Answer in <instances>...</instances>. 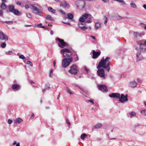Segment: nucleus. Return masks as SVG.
Returning a JSON list of instances; mask_svg holds the SVG:
<instances>
[{"instance_id":"nucleus-1","label":"nucleus","mask_w":146,"mask_h":146,"mask_svg":"<svg viewBox=\"0 0 146 146\" xmlns=\"http://www.w3.org/2000/svg\"><path fill=\"white\" fill-rule=\"evenodd\" d=\"M110 57H107L104 59L103 57L100 62L98 66L97 67V68H99V67H102L104 69H106L108 72H109L110 69Z\"/></svg>"},{"instance_id":"nucleus-2","label":"nucleus","mask_w":146,"mask_h":146,"mask_svg":"<svg viewBox=\"0 0 146 146\" xmlns=\"http://www.w3.org/2000/svg\"><path fill=\"white\" fill-rule=\"evenodd\" d=\"M93 18L91 15L86 13L82 15L79 18V20L81 21H85L86 23H90L92 22Z\"/></svg>"},{"instance_id":"nucleus-3","label":"nucleus","mask_w":146,"mask_h":146,"mask_svg":"<svg viewBox=\"0 0 146 146\" xmlns=\"http://www.w3.org/2000/svg\"><path fill=\"white\" fill-rule=\"evenodd\" d=\"M137 44L139 45L140 50L145 52L146 51V40H138L137 42Z\"/></svg>"},{"instance_id":"nucleus-4","label":"nucleus","mask_w":146,"mask_h":146,"mask_svg":"<svg viewBox=\"0 0 146 146\" xmlns=\"http://www.w3.org/2000/svg\"><path fill=\"white\" fill-rule=\"evenodd\" d=\"M32 9L33 11L36 14L41 15V13L42 12L41 7L38 5L36 4L31 5Z\"/></svg>"},{"instance_id":"nucleus-5","label":"nucleus","mask_w":146,"mask_h":146,"mask_svg":"<svg viewBox=\"0 0 146 146\" xmlns=\"http://www.w3.org/2000/svg\"><path fill=\"white\" fill-rule=\"evenodd\" d=\"M60 53L63 54L64 58H68L70 57V56L72 55V52L68 48H65L62 49Z\"/></svg>"},{"instance_id":"nucleus-6","label":"nucleus","mask_w":146,"mask_h":146,"mask_svg":"<svg viewBox=\"0 0 146 146\" xmlns=\"http://www.w3.org/2000/svg\"><path fill=\"white\" fill-rule=\"evenodd\" d=\"M72 60L73 58L72 57L63 58L62 60V66L64 68L67 67L70 65Z\"/></svg>"},{"instance_id":"nucleus-7","label":"nucleus","mask_w":146,"mask_h":146,"mask_svg":"<svg viewBox=\"0 0 146 146\" xmlns=\"http://www.w3.org/2000/svg\"><path fill=\"white\" fill-rule=\"evenodd\" d=\"M78 71L79 70L77 66L74 64L70 67V69L69 70L68 72L72 74L76 75L78 72Z\"/></svg>"},{"instance_id":"nucleus-8","label":"nucleus","mask_w":146,"mask_h":146,"mask_svg":"<svg viewBox=\"0 0 146 146\" xmlns=\"http://www.w3.org/2000/svg\"><path fill=\"white\" fill-rule=\"evenodd\" d=\"M75 4L77 7L84 8L85 5V0H76Z\"/></svg>"},{"instance_id":"nucleus-9","label":"nucleus","mask_w":146,"mask_h":146,"mask_svg":"<svg viewBox=\"0 0 146 146\" xmlns=\"http://www.w3.org/2000/svg\"><path fill=\"white\" fill-rule=\"evenodd\" d=\"M56 40H58L59 42L58 43V46L59 47L63 48L64 47L66 46L67 45V44L65 43L63 40L59 38H57Z\"/></svg>"},{"instance_id":"nucleus-10","label":"nucleus","mask_w":146,"mask_h":146,"mask_svg":"<svg viewBox=\"0 0 146 146\" xmlns=\"http://www.w3.org/2000/svg\"><path fill=\"white\" fill-rule=\"evenodd\" d=\"M97 72L99 76L103 79L105 78V74L104 70L103 69H98L97 71Z\"/></svg>"},{"instance_id":"nucleus-11","label":"nucleus","mask_w":146,"mask_h":146,"mask_svg":"<svg viewBox=\"0 0 146 146\" xmlns=\"http://www.w3.org/2000/svg\"><path fill=\"white\" fill-rule=\"evenodd\" d=\"M98 89L103 92H106L108 91L107 87L105 85L101 84L98 86Z\"/></svg>"},{"instance_id":"nucleus-12","label":"nucleus","mask_w":146,"mask_h":146,"mask_svg":"<svg viewBox=\"0 0 146 146\" xmlns=\"http://www.w3.org/2000/svg\"><path fill=\"white\" fill-rule=\"evenodd\" d=\"M0 40L5 41L8 40V36L5 34L2 31H0Z\"/></svg>"},{"instance_id":"nucleus-13","label":"nucleus","mask_w":146,"mask_h":146,"mask_svg":"<svg viewBox=\"0 0 146 146\" xmlns=\"http://www.w3.org/2000/svg\"><path fill=\"white\" fill-rule=\"evenodd\" d=\"M127 95H126L125 96L123 94H121V95L120 97L119 98V100L122 103H124L125 102L128 100L127 98Z\"/></svg>"},{"instance_id":"nucleus-14","label":"nucleus","mask_w":146,"mask_h":146,"mask_svg":"<svg viewBox=\"0 0 146 146\" xmlns=\"http://www.w3.org/2000/svg\"><path fill=\"white\" fill-rule=\"evenodd\" d=\"M111 98H120V94L119 93H112L109 95Z\"/></svg>"},{"instance_id":"nucleus-15","label":"nucleus","mask_w":146,"mask_h":146,"mask_svg":"<svg viewBox=\"0 0 146 146\" xmlns=\"http://www.w3.org/2000/svg\"><path fill=\"white\" fill-rule=\"evenodd\" d=\"M137 60V61H138L140 60H142L143 59V57L141 55L140 52H138V53L136 54Z\"/></svg>"},{"instance_id":"nucleus-16","label":"nucleus","mask_w":146,"mask_h":146,"mask_svg":"<svg viewBox=\"0 0 146 146\" xmlns=\"http://www.w3.org/2000/svg\"><path fill=\"white\" fill-rule=\"evenodd\" d=\"M100 52H95L94 50H93V58H96L100 54Z\"/></svg>"},{"instance_id":"nucleus-17","label":"nucleus","mask_w":146,"mask_h":146,"mask_svg":"<svg viewBox=\"0 0 146 146\" xmlns=\"http://www.w3.org/2000/svg\"><path fill=\"white\" fill-rule=\"evenodd\" d=\"M61 5H62L66 9H68L70 7V6L69 4L65 1L62 2L61 3Z\"/></svg>"},{"instance_id":"nucleus-18","label":"nucleus","mask_w":146,"mask_h":146,"mask_svg":"<svg viewBox=\"0 0 146 146\" xmlns=\"http://www.w3.org/2000/svg\"><path fill=\"white\" fill-rule=\"evenodd\" d=\"M137 84L136 82L133 81L129 83V86L131 87L135 88Z\"/></svg>"},{"instance_id":"nucleus-19","label":"nucleus","mask_w":146,"mask_h":146,"mask_svg":"<svg viewBox=\"0 0 146 146\" xmlns=\"http://www.w3.org/2000/svg\"><path fill=\"white\" fill-rule=\"evenodd\" d=\"M72 56L74 58L75 62L77 61L78 60V57L75 52H74V53H72Z\"/></svg>"},{"instance_id":"nucleus-20","label":"nucleus","mask_w":146,"mask_h":146,"mask_svg":"<svg viewBox=\"0 0 146 146\" xmlns=\"http://www.w3.org/2000/svg\"><path fill=\"white\" fill-rule=\"evenodd\" d=\"M46 19L49 20L51 21H54V19L51 16L49 15H46L45 17Z\"/></svg>"},{"instance_id":"nucleus-21","label":"nucleus","mask_w":146,"mask_h":146,"mask_svg":"<svg viewBox=\"0 0 146 146\" xmlns=\"http://www.w3.org/2000/svg\"><path fill=\"white\" fill-rule=\"evenodd\" d=\"M74 16L71 13H69L68 14L67 17H64V19H72L73 18Z\"/></svg>"},{"instance_id":"nucleus-22","label":"nucleus","mask_w":146,"mask_h":146,"mask_svg":"<svg viewBox=\"0 0 146 146\" xmlns=\"http://www.w3.org/2000/svg\"><path fill=\"white\" fill-rule=\"evenodd\" d=\"M79 21L78 23V25L80 27L81 26L83 25H86V23L85 21Z\"/></svg>"},{"instance_id":"nucleus-23","label":"nucleus","mask_w":146,"mask_h":146,"mask_svg":"<svg viewBox=\"0 0 146 146\" xmlns=\"http://www.w3.org/2000/svg\"><path fill=\"white\" fill-rule=\"evenodd\" d=\"M101 25V23H95V29L96 30H97L100 27Z\"/></svg>"},{"instance_id":"nucleus-24","label":"nucleus","mask_w":146,"mask_h":146,"mask_svg":"<svg viewBox=\"0 0 146 146\" xmlns=\"http://www.w3.org/2000/svg\"><path fill=\"white\" fill-rule=\"evenodd\" d=\"M19 85L17 84H14L12 86V88L13 90H17L19 89Z\"/></svg>"},{"instance_id":"nucleus-25","label":"nucleus","mask_w":146,"mask_h":146,"mask_svg":"<svg viewBox=\"0 0 146 146\" xmlns=\"http://www.w3.org/2000/svg\"><path fill=\"white\" fill-rule=\"evenodd\" d=\"M9 9L10 12H12L15 9L14 6L12 5L9 6Z\"/></svg>"},{"instance_id":"nucleus-26","label":"nucleus","mask_w":146,"mask_h":146,"mask_svg":"<svg viewBox=\"0 0 146 146\" xmlns=\"http://www.w3.org/2000/svg\"><path fill=\"white\" fill-rule=\"evenodd\" d=\"M12 13H13L15 15H21V13L17 9H15Z\"/></svg>"},{"instance_id":"nucleus-27","label":"nucleus","mask_w":146,"mask_h":146,"mask_svg":"<svg viewBox=\"0 0 146 146\" xmlns=\"http://www.w3.org/2000/svg\"><path fill=\"white\" fill-rule=\"evenodd\" d=\"M48 10L50 12L53 13H54L56 12V10L55 9H53L51 7H48Z\"/></svg>"},{"instance_id":"nucleus-28","label":"nucleus","mask_w":146,"mask_h":146,"mask_svg":"<svg viewBox=\"0 0 146 146\" xmlns=\"http://www.w3.org/2000/svg\"><path fill=\"white\" fill-rule=\"evenodd\" d=\"M140 113L142 115L146 116V110H144L141 111Z\"/></svg>"},{"instance_id":"nucleus-29","label":"nucleus","mask_w":146,"mask_h":146,"mask_svg":"<svg viewBox=\"0 0 146 146\" xmlns=\"http://www.w3.org/2000/svg\"><path fill=\"white\" fill-rule=\"evenodd\" d=\"M102 126V124L101 123H99L97 124L94 127L96 129H98L100 128Z\"/></svg>"},{"instance_id":"nucleus-30","label":"nucleus","mask_w":146,"mask_h":146,"mask_svg":"<svg viewBox=\"0 0 146 146\" xmlns=\"http://www.w3.org/2000/svg\"><path fill=\"white\" fill-rule=\"evenodd\" d=\"M130 5L132 7L135 8H136V6L135 4L132 2H131L130 3Z\"/></svg>"},{"instance_id":"nucleus-31","label":"nucleus","mask_w":146,"mask_h":146,"mask_svg":"<svg viewBox=\"0 0 146 146\" xmlns=\"http://www.w3.org/2000/svg\"><path fill=\"white\" fill-rule=\"evenodd\" d=\"M1 8L2 9L4 10L6 8V5L4 4H2L1 6Z\"/></svg>"},{"instance_id":"nucleus-32","label":"nucleus","mask_w":146,"mask_h":146,"mask_svg":"<svg viewBox=\"0 0 146 146\" xmlns=\"http://www.w3.org/2000/svg\"><path fill=\"white\" fill-rule=\"evenodd\" d=\"M114 1H116L118 2L122 3L123 5H126V3L123 0H114Z\"/></svg>"},{"instance_id":"nucleus-33","label":"nucleus","mask_w":146,"mask_h":146,"mask_svg":"<svg viewBox=\"0 0 146 146\" xmlns=\"http://www.w3.org/2000/svg\"><path fill=\"white\" fill-rule=\"evenodd\" d=\"M87 136L85 133H83L81 135L80 138L82 139H84L85 137Z\"/></svg>"},{"instance_id":"nucleus-34","label":"nucleus","mask_w":146,"mask_h":146,"mask_svg":"<svg viewBox=\"0 0 146 146\" xmlns=\"http://www.w3.org/2000/svg\"><path fill=\"white\" fill-rule=\"evenodd\" d=\"M1 46L2 48H5L6 45V44L5 42H2L1 44Z\"/></svg>"},{"instance_id":"nucleus-35","label":"nucleus","mask_w":146,"mask_h":146,"mask_svg":"<svg viewBox=\"0 0 146 146\" xmlns=\"http://www.w3.org/2000/svg\"><path fill=\"white\" fill-rule=\"evenodd\" d=\"M133 35L135 37L137 38L138 36V33L137 32H134Z\"/></svg>"},{"instance_id":"nucleus-36","label":"nucleus","mask_w":146,"mask_h":146,"mask_svg":"<svg viewBox=\"0 0 146 146\" xmlns=\"http://www.w3.org/2000/svg\"><path fill=\"white\" fill-rule=\"evenodd\" d=\"M145 35V33L144 32H142L140 33H138V36L140 37H142L143 36Z\"/></svg>"},{"instance_id":"nucleus-37","label":"nucleus","mask_w":146,"mask_h":146,"mask_svg":"<svg viewBox=\"0 0 146 146\" xmlns=\"http://www.w3.org/2000/svg\"><path fill=\"white\" fill-rule=\"evenodd\" d=\"M25 7L26 9H28L29 8L32 9L31 7V5H25Z\"/></svg>"},{"instance_id":"nucleus-38","label":"nucleus","mask_w":146,"mask_h":146,"mask_svg":"<svg viewBox=\"0 0 146 146\" xmlns=\"http://www.w3.org/2000/svg\"><path fill=\"white\" fill-rule=\"evenodd\" d=\"M129 114L131 116H135L136 115V113L134 111H131L130 112Z\"/></svg>"},{"instance_id":"nucleus-39","label":"nucleus","mask_w":146,"mask_h":146,"mask_svg":"<svg viewBox=\"0 0 146 146\" xmlns=\"http://www.w3.org/2000/svg\"><path fill=\"white\" fill-rule=\"evenodd\" d=\"M80 28H81V29H82V30H84L88 29L87 27H86L85 26H81V27Z\"/></svg>"},{"instance_id":"nucleus-40","label":"nucleus","mask_w":146,"mask_h":146,"mask_svg":"<svg viewBox=\"0 0 146 146\" xmlns=\"http://www.w3.org/2000/svg\"><path fill=\"white\" fill-rule=\"evenodd\" d=\"M12 53H13V52L12 51H9L7 52H6L5 54L7 55H11L12 54Z\"/></svg>"},{"instance_id":"nucleus-41","label":"nucleus","mask_w":146,"mask_h":146,"mask_svg":"<svg viewBox=\"0 0 146 146\" xmlns=\"http://www.w3.org/2000/svg\"><path fill=\"white\" fill-rule=\"evenodd\" d=\"M27 17L29 18H32V15L30 13H28L26 14Z\"/></svg>"},{"instance_id":"nucleus-42","label":"nucleus","mask_w":146,"mask_h":146,"mask_svg":"<svg viewBox=\"0 0 146 146\" xmlns=\"http://www.w3.org/2000/svg\"><path fill=\"white\" fill-rule=\"evenodd\" d=\"M27 64H30V66H33V64L30 61H28L27 62Z\"/></svg>"},{"instance_id":"nucleus-43","label":"nucleus","mask_w":146,"mask_h":146,"mask_svg":"<svg viewBox=\"0 0 146 146\" xmlns=\"http://www.w3.org/2000/svg\"><path fill=\"white\" fill-rule=\"evenodd\" d=\"M66 90L67 92L70 94H72L73 93L71 92V91L68 88H66Z\"/></svg>"},{"instance_id":"nucleus-44","label":"nucleus","mask_w":146,"mask_h":146,"mask_svg":"<svg viewBox=\"0 0 146 146\" xmlns=\"http://www.w3.org/2000/svg\"><path fill=\"white\" fill-rule=\"evenodd\" d=\"M5 22L8 24L11 25L13 23V21H5Z\"/></svg>"},{"instance_id":"nucleus-45","label":"nucleus","mask_w":146,"mask_h":146,"mask_svg":"<svg viewBox=\"0 0 146 146\" xmlns=\"http://www.w3.org/2000/svg\"><path fill=\"white\" fill-rule=\"evenodd\" d=\"M17 120L18 123H20L23 121L22 119L21 118H19V117L18 118Z\"/></svg>"},{"instance_id":"nucleus-46","label":"nucleus","mask_w":146,"mask_h":146,"mask_svg":"<svg viewBox=\"0 0 146 146\" xmlns=\"http://www.w3.org/2000/svg\"><path fill=\"white\" fill-rule=\"evenodd\" d=\"M19 58H20L22 59H24L25 58V57L23 55H20L19 56Z\"/></svg>"},{"instance_id":"nucleus-47","label":"nucleus","mask_w":146,"mask_h":146,"mask_svg":"<svg viewBox=\"0 0 146 146\" xmlns=\"http://www.w3.org/2000/svg\"><path fill=\"white\" fill-rule=\"evenodd\" d=\"M47 88V90H48L50 88V85L49 84H46L45 86V87Z\"/></svg>"},{"instance_id":"nucleus-48","label":"nucleus","mask_w":146,"mask_h":146,"mask_svg":"<svg viewBox=\"0 0 146 146\" xmlns=\"http://www.w3.org/2000/svg\"><path fill=\"white\" fill-rule=\"evenodd\" d=\"M104 18H105V20L104 21V23L106 24L107 23L108 21L107 18L105 16L104 17Z\"/></svg>"},{"instance_id":"nucleus-49","label":"nucleus","mask_w":146,"mask_h":146,"mask_svg":"<svg viewBox=\"0 0 146 146\" xmlns=\"http://www.w3.org/2000/svg\"><path fill=\"white\" fill-rule=\"evenodd\" d=\"M59 11L62 14L64 15L65 14V13L62 10H60Z\"/></svg>"},{"instance_id":"nucleus-50","label":"nucleus","mask_w":146,"mask_h":146,"mask_svg":"<svg viewBox=\"0 0 146 146\" xmlns=\"http://www.w3.org/2000/svg\"><path fill=\"white\" fill-rule=\"evenodd\" d=\"M8 123L9 124H11L12 123V121L11 119H8Z\"/></svg>"},{"instance_id":"nucleus-51","label":"nucleus","mask_w":146,"mask_h":146,"mask_svg":"<svg viewBox=\"0 0 146 146\" xmlns=\"http://www.w3.org/2000/svg\"><path fill=\"white\" fill-rule=\"evenodd\" d=\"M84 68H85V70L86 71V72H87V73H88L89 72V69L88 68H87V67H85Z\"/></svg>"},{"instance_id":"nucleus-52","label":"nucleus","mask_w":146,"mask_h":146,"mask_svg":"<svg viewBox=\"0 0 146 146\" xmlns=\"http://www.w3.org/2000/svg\"><path fill=\"white\" fill-rule=\"evenodd\" d=\"M88 102H89L90 103H91L92 104H94V102L92 100H88Z\"/></svg>"},{"instance_id":"nucleus-53","label":"nucleus","mask_w":146,"mask_h":146,"mask_svg":"<svg viewBox=\"0 0 146 146\" xmlns=\"http://www.w3.org/2000/svg\"><path fill=\"white\" fill-rule=\"evenodd\" d=\"M3 12L2 11L0 10V16H1L3 15Z\"/></svg>"},{"instance_id":"nucleus-54","label":"nucleus","mask_w":146,"mask_h":146,"mask_svg":"<svg viewBox=\"0 0 146 146\" xmlns=\"http://www.w3.org/2000/svg\"><path fill=\"white\" fill-rule=\"evenodd\" d=\"M16 3L18 5H20L21 4V2L20 1H17Z\"/></svg>"},{"instance_id":"nucleus-55","label":"nucleus","mask_w":146,"mask_h":146,"mask_svg":"<svg viewBox=\"0 0 146 146\" xmlns=\"http://www.w3.org/2000/svg\"><path fill=\"white\" fill-rule=\"evenodd\" d=\"M83 92H84L85 90L84 89L80 87H78Z\"/></svg>"},{"instance_id":"nucleus-56","label":"nucleus","mask_w":146,"mask_h":146,"mask_svg":"<svg viewBox=\"0 0 146 146\" xmlns=\"http://www.w3.org/2000/svg\"><path fill=\"white\" fill-rule=\"evenodd\" d=\"M34 114L33 113L32 115H31V118L32 119H33L34 118Z\"/></svg>"},{"instance_id":"nucleus-57","label":"nucleus","mask_w":146,"mask_h":146,"mask_svg":"<svg viewBox=\"0 0 146 146\" xmlns=\"http://www.w3.org/2000/svg\"><path fill=\"white\" fill-rule=\"evenodd\" d=\"M62 23H65V24H67V25H70V23H68V22H66V23H65V22H62Z\"/></svg>"},{"instance_id":"nucleus-58","label":"nucleus","mask_w":146,"mask_h":146,"mask_svg":"<svg viewBox=\"0 0 146 146\" xmlns=\"http://www.w3.org/2000/svg\"><path fill=\"white\" fill-rule=\"evenodd\" d=\"M53 76V73H50L49 76L50 77H52Z\"/></svg>"},{"instance_id":"nucleus-59","label":"nucleus","mask_w":146,"mask_h":146,"mask_svg":"<svg viewBox=\"0 0 146 146\" xmlns=\"http://www.w3.org/2000/svg\"><path fill=\"white\" fill-rule=\"evenodd\" d=\"M47 90V88H45L44 89H43L42 90V92H44L46 90Z\"/></svg>"},{"instance_id":"nucleus-60","label":"nucleus","mask_w":146,"mask_h":146,"mask_svg":"<svg viewBox=\"0 0 146 146\" xmlns=\"http://www.w3.org/2000/svg\"><path fill=\"white\" fill-rule=\"evenodd\" d=\"M14 121L15 123H18L17 120V119L14 120Z\"/></svg>"},{"instance_id":"nucleus-61","label":"nucleus","mask_w":146,"mask_h":146,"mask_svg":"<svg viewBox=\"0 0 146 146\" xmlns=\"http://www.w3.org/2000/svg\"><path fill=\"white\" fill-rule=\"evenodd\" d=\"M66 122H67V123H68L69 125H70V122H69L68 119H67L66 120Z\"/></svg>"},{"instance_id":"nucleus-62","label":"nucleus","mask_w":146,"mask_h":146,"mask_svg":"<svg viewBox=\"0 0 146 146\" xmlns=\"http://www.w3.org/2000/svg\"><path fill=\"white\" fill-rule=\"evenodd\" d=\"M25 27H29L31 26H32V25H25Z\"/></svg>"},{"instance_id":"nucleus-63","label":"nucleus","mask_w":146,"mask_h":146,"mask_svg":"<svg viewBox=\"0 0 146 146\" xmlns=\"http://www.w3.org/2000/svg\"><path fill=\"white\" fill-rule=\"evenodd\" d=\"M56 63V61H54L53 62V66L54 67H55V65Z\"/></svg>"},{"instance_id":"nucleus-64","label":"nucleus","mask_w":146,"mask_h":146,"mask_svg":"<svg viewBox=\"0 0 146 146\" xmlns=\"http://www.w3.org/2000/svg\"><path fill=\"white\" fill-rule=\"evenodd\" d=\"M143 7L145 9H146V5H144Z\"/></svg>"}]
</instances>
